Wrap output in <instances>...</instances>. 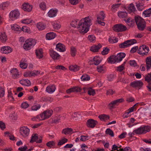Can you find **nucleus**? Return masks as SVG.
Listing matches in <instances>:
<instances>
[{"mask_svg": "<svg viewBox=\"0 0 151 151\" xmlns=\"http://www.w3.org/2000/svg\"><path fill=\"white\" fill-rule=\"evenodd\" d=\"M134 19L138 29L141 31H143L146 26L145 20L138 16H135Z\"/></svg>", "mask_w": 151, "mask_h": 151, "instance_id": "nucleus-1", "label": "nucleus"}, {"mask_svg": "<svg viewBox=\"0 0 151 151\" xmlns=\"http://www.w3.org/2000/svg\"><path fill=\"white\" fill-rule=\"evenodd\" d=\"M36 43V40L35 39H29L25 41L23 46V48L25 50H29L34 46Z\"/></svg>", "mask_w": 151, "mask_h": 151, "instance_id": "nucleus-2", "label": "nucleus"}, {"mask_svg": "<svg viewBox=\"0 0 151 151\" xmlns=\"http://www.w3.org/2000/svg\"><path fill=\"white\" fill-rule=\"evenodd\" d=\"M151 128L149 126H145L143 127H140L134 130V132H135V134H140L144 133H145L148 132L150 131Z\"/></svg>", "mask_w": 151, "mask_h": 151, "instance_id": "nucleus-3", "label": "nucleus"}, {"mask_svg": "<svg viewBox=\"0 0 151 151\" xmlns=\"http://www.w3.org/2000/svg\"><path fill=\"white\" fill-rule=\"evenodd\" d=\"M137 43L135 39L128 40L125 41L124 42L121 43L119 45V47L121 48H125L129 47L131 45Z\"/></svg>", "mask_w": 151, "mask_h": 151, "instance_id": "nucleus-4", "label": "nucleus"}, {"mask_svg": "<svg viewBox=\"0 0 151 151\" xmlns=\"http://www.w3.org/2000/svg\"><path fill=\"white\" fill-rule=\"evenodd\" d=\"M113 29L115 32H119L125 31L127 29L125 26L122 24H118L114 26Z\"/></svg>", "mask_w": 151, "mask_h": 151, "instance_id": "nucleus-5", "label": "nucleus"}, {"mask_svg": "<svg viewBox=\"0 0 151 151\" xmlns=\"http://www.w3.org/2000/svg\"><path fill=\"white\" fill-rule=\"evenodd\" d=\"M85 18H83L79 22L77 28L78 29L79 32L81 33H85Z\"/></svg>", "mask_w": 151, "mask_h": 151, "instance_id": "nucleus-6", "label": "nucleus"}, {"mask_svg": "<svg viewBox=\"0 0 151 151\" xmlns=\"http://www.w3.org/2000/svg\"><path fill=\"white\" fill-rule=\"evenodd\" d=\"M149 51L148 47L146 46L145 45H143L139 47L137 53L138 54L143 56L144 55H147Z\"/></svg>", "mask_w": 151, "mask_h": 151, "instance_id": "nucleus-7", "label": "nucleus"}, {"mask_svg": "<svg viewBox=\"0 0 151 151\" xmlns=\"http://www.w3.org/2000/svg\"><path fill=\"white\" fill-rule=\"evenodd\" d=\"M143 85V82L140 81H134L130 83V86L138 89H140Z\"/></svg>", "mask_w": 151, "mask_h": 151, "instance_id": "nucleus-8", "label": "nucleus"}, {"mask_svg": "<svg viewBox=\"0 0 151 151\" xmlns=\"http://www.w3.org/2000/svg\"><path fill=\"white\" fill-rule=\"evenodd\" d=\"M82 89L83 90L84 92L85 91V86H84L82 88L79 86L74 87L67 90L66 92L67 93L70 94L72 92H80Z\"/></svg>", "mask_w": 151, "mask_h": 151, "instance_id": "nucleus-9", "label": "nucleus"}, {"mask_svg": "<svg viewBox=\"0 0 151 151\" xmlns=\"http://www.w3.org/2000/svg\"><path fill=\"white\" fill-rule=\"evenodd\" d=\"M20 13L17 9H15L11 11L9 14V16L10 19L14 20L17 19L19 17Z\"/></svg>", "mask_w": 151, "mask_h": 151, "instance_id": "nucleus-10", "label": "nucleus"}, {"mask_svg": "<svg viewBox=\"0 0 151 151\" xmlns=\"http://www.w3.org/2000/svg\"><path fill=\"white\" fill-rule=\"evenodd\" d=\"M98 124V122L96 120L91 119H88L86 122L87 126L92 128H94Z\"/></svg>", "mask_w": 151, "mask_h": 151, "instance_id": "nucleus-11", "label": "nucleus"}, {"mask_svg": "<svg viewBox=\"0 0 151 151\" xmlns=\"http://www.w3.org/2000/svg\"><path fill=\"white\" fill-rule=\"evenodd\" d=\"M100 15L101 16V17L100 16L97 17L98 22L101 25L104 26L105 25V22L101 21H104V19L105 17V14L103 11H101L100 12Z\"/></svg>", "mask_w": 151, "mask_h": 151, "instance_id": "nucleus-12", "label": "nucleus"}, {"mask_svg": "<svg viewBox=\"0 0 151 151\" xmlns=\"http://www.w3.org/2000/svg\"><path fill=\"white\" fill-rule=\"evenodd\" d=\"M20 132L21 135L23 137H26L29 135V129L27 127H23L20 128Z\"/></svg>", "mask_w": 151, "mask_h": 151, "instance_id": "nucleus-13", "label": "nucleus"}, {"mask_svg": "<svg viewBox=\"0 0 151 151\" xmlns=\"http://www.w3.org/2000/svg\"><path fill=\"white\" fill-rule=\"evenodd\" d=\"M91 19L90 16L86 17V33L89 31V27L92 24Z\"/></svg>", "mask_w": 151, "mask_h": 151, "instance_id": "nucleus-14", "label": "nucleus"}, {"mask_svg": "<svg viewBox=\"0 0 151 151\" xmlns=\"http://www.w3.org/2000/svg\"><path fill=\"white\" fill-rule=\"evenodd\" d=\"M22 9L24 10L27 12H30L32 9V6L28 3H24L23 4Z\"/></svg>", "mask_w": 151, "mask_h": 151, "instance_id": "nucleus-15", "label": "nucleus"}, {"mask_svg": "<svg viewBox=\"0 0 151 151\" xmlns=\"http://www.w3.org/2000/svg\"><path fill=\"white\" fill-rule=\"evenodd\" d=\"M39 138L38 134H33L31 138L30 142L33 143L34 142H36L37 143H41L42 141V138L39 139V140H37Z\"/></svg>", "mask_w": 151, "mask_h": 151, "instance_id": "nucleus-16", "label": "nucleus"}, {"mask_svg": "<svg viewBox=\"0 0 151 151\" xmlns=\"http://www.w3.org/2000/svg\"><path fill=\"white\" fill-rule=\"evenodd\" d=\"M50 56L54 60H58L59 59L60 55L53 49L50 50Z\"/></svg>", "mask_w": 151, "mask_h": 151, "instance_id": "nucleus-17", "label": "nucleus"}, {"mask_svg": "<svg viewBox=\"0 0 151 151\" xmlns=\"http://www.w3.org/2000/svg\"><path fill=\"white\" fill-rule=\"evenodd\" d=\"M145 80L149 83L147 87L148 88L149 91L151 92V73L146 75Z\"/></svg>", "mask_w": 151, "mask_h": 151, "instance_id": "nucleus-18", "label": "nucleus"}, {"mask_svg": "<svg viewBox=\"0 0 151 151\" xmlns=\"http://www.w3.org/2000/svg\"><path fill=\"white\" fill-rule=\"evenodd\" d=\"M56 49L57 51L60 52H63L65 51V46L60 43L57 44Z\"/></svg>", "mask_w": 151, "mask_h": 151, "instance_id": "nucleus-19", "label": "nucleus"}, {"mask_svg": "<svg viewBox=\"0 0 151 151\" xmlns=\"http://www.w3.org/2000/svg\"><path fill=\"white\" fill-rule=\"evenodd\" d=\"M1 52L3 53L7 54L10 53L12 51V49L9 46H4L1 49Z\"/></svg>", "mask_w": 151, "mask_h": 151, "instance_id": "nucleus-20", "label": "nucleus"}, {"mask_svg": "<svg viewBox=\"0 0 151 151\" xmlns=\"http://www.w3.org/2000/svg\"><path fill=\"white\" fill-rule=\"evenodd\" d=\"M10 72L12 73V77L13 78L16 79L19 77V75L17 68L12 69L10 71Z\"/></svg>", "mask_w": 151, "mask_h": 151, "instance_id": "nucleus-21", "label": "nucleus"}, {"mask_svg": "<svg viewBox=\"0 0 151 151\" xmlns=\"http://www.w3.org/2000/svg\"><path fill=\"white\" fill-rule=\"evenodd\" d=\"M126 54L124 53L120 52L116 55L117 62H119L122 60L123 58L125 56Z\"/></svg>", "mask_w": 151, "mask_h": 151, "instance_id": "nucleus-22", "label": "nucleus"}, {"mask_svg": "<svg viewBox=\"0 0 151 151\" xmlns=\"http://www.w3.org/2000/svg\"><path fill=\"white\" fill-rule=\"evenodd\" d=\"M146 69L147 70L151 68V56L147 57L146 59Z\"/></svg>", "mask_w": 151, "mask_h": 151, "instance_id": "nucleus-23", "label": "nucleus"}, {"mask_svg": "<svg viewBox=\"0 0 151 151\" xmlns=\"http://www.w3.org/2000/svg\"><path fill=\"white\" fill-rule=\"evenodd\" d=\"M101 47V45L100 44H99L97 45H93L91 47L90 50L93 52H98L99 49Z\"/></svg>", "mask_w": 151, "mask_h": 151, "instance_id": "nucleus-24", "label": "nucleus"}, {"mask_svg": "<svg viewBox=\"0 0 151 151\" xmlns=\"http://www.w3.org/2000/svg\"><path fill=\"white\" fill-rule=\"evenodd\" d=\"M56 89L55 86L54 85H51L48 86L46 88V91L49 93H52Z\"/></svg>", "mask_w": 151, "mask_h": 151, "instance_id": "nucleus-25", "label": "nucleus"}, {"mask_svg": "<svg viewBox=\"0 0 151 151\" xmlns=\"http://www.w3.org/2000/svg\"><path fill=\"white\" fill-rule=\"evenodd\" d=\"M20 83L22 85L29 86L31 85L30 81L27 79H22L20 81Z\"/></svg>", "mask_w": 151, "mask_h": 151, "instance_id": "nucleus-26", "label": "nucleus"}, {"mask_svg": "<svg viewBox=\"0 0 151 151\" xmlns=\"http://www.w3.org/2000/svg\"><path fill=\"white\" fill-rule=\"evenodd\" d=\"M42 49L41 48L37 49L35 51V53L37 58L40 59L43 57Z\"/></svg>", "mask_w": 151, "mask_h": 151, "instance_id": "nucleus-27", "label": "nucleus"}, {"mask_svg": "<svg viewBox=\"0 0 151 151\" xmlns=\"http://www.w3.org/2000/svg\"><path fill=\"white\" fill-rule=\"evenodd\" d=\"M53 111L52 110H47L43 112L44 115V119H46L50 117L52 115Z\"/></svg>", "mask_w": 151, "mask_h": 151, "instance_id": "nucleus-28", "label": "nucleus"}, {"mask_svg": "<svg viewBox=\"0 0 151 151\" xmlns=\"http://www.w3.org/2000/svg\"><path fill=\"white\" fill-rule=\"evenodd\" d=\"M116 55H114L110 56L108 59V62L110 63H114L117 62Z\"/></svg>", "mask_w": 151, "mask_h": 151, "instance_id": "nucleus-29", "label": "nucleus"}, {"mask_svg": "<svg viewBox=\"0 0 151 151\" xmlns=\"http://www.w3.org/2000/svg\"><path fill=\"white\" fill-rule=\"evenodd\" d=\"M56 34L53 32H50L47 34L46 37L47 39L48 40H50L54 38L56 36Z\"/></svg>", "mask_w": 151, "mask_h": 151, "instance_id": "nucleus-30", "label": "nucleus"}, {"mask_svg": "<svg viewBox=\"0 0 151 151\" xmlns=\"http://www.w3.org/2000/svg\"><path fill=\"white\" fill-rule=\"evenodd\" d=\"M57 12L56 10L51 9L48 12V14L49 17H53L56 16Z\"/></svg>", "mask_w": 151, "mask_h": 151, "instance_id": "nucleus-31", "label": "nucleus"}, {"mask_svg": "<svg viewBox=\"0 0 151 151\" xmlns=\"http://www.w3.org/2000/svg\"><path fill=\"white\" fill-rule=\"evenodd\" d=\"M7 36L4 32H0V40L3 42H4L7 40Z\"/></svg>", "mask_w": 151, "mask_h": 151, "instance_id": "nucleus-32", "label": "nucleus"}, {"mask_svg": "<svg viewBox=\"0 0 151 151\" xmlns=\"http://www.w3.org/2000/svg\"><path fill=\"white\" fill-rule=\"evenodd\" d=\"M98 117L101 121H106L109 119V116L108 115L105 114H101Z\"/></svg>", "mask_w": 151, "mask_h": 151, "instance_id": "nucleus-33", "label": "nucleus"}, {"mask_svg": "<svg viewBox=\"0 0 151 151\" xmlns=\"http://www.w3.org/2000/svg\"><path fill=\"white\" fill-rule=\"evenodd\" d=\"M73 130L71 128H67L63 129L62 133L65 134H71L72 133Z\"/></svg>", "mask_w": 151, "mask_h": 151, "instance_id": "nucleus-34", "label": "nucleus"}, {"mask_svg": "<svg viewBox=\"0 0 151 151\" xmlns=\"http://www.w3.org/2000/svg\"><path fill=\"white\" fill-rule=\"evenodd\" d=\"M9 4L10 3L9 1L2 2L0 4V8L3 10H4L8 6Z\"/></svg>", "mask_w": 151, "mask_h": 151, "instance_id": "nucleus-35", "label": "nucleus"}, {"mask_svg": "<svg viewBox=\"0 0 151 151\" xmlns=\"http://www.w3.org/2000/svg\"><path fill=\"white\" fill-rule=\"evenodd\" d=\"M79 67L77 65H72L69 67V70L74 72H76L79 69Z\"/></svg>", "mask_w": 151, "mask_h": 151, "instance_id": "nucleus-36", "label": "nucleus"}, {"mask_svg": "<svg viewBox=\"0 0 151 151\" xmlns=\"http://www.w3.org/2000/svg\"><path fill=\"white\" fill-rule=\"evenodd\" d=\"M87 89L88 90V93L90 95L94 96L95 94V91L94 89L92 88L91 87H89L88 88H87L86 87V89Z\"/></svg>", "mask_w": 151, "mask_h": 151, "instance_id": "nucleus-37", "label": "nucleus"}, {"mask_svg": "<svg viewBox=\"0 0 151 151\" xmlns=\"http://www.w3.org/2000/svg\"><path fill=\"white\" fill-rule=\"evenodd\" d=\"M37 27L40 30L44 29L45 28V25L43 23L39 22L37 24Z\"/></svg>", "mask_w": 151, "mask_h": 151, "instance_id": "nucleus-38", "label": "nucleus"}, {"mask_svg": "<svg viewBox=\"0 0 151 151\" xmlns=\"http://www.w3.org/2000/svg\"><path fill=\"white\" fill-rule=\"evenodd\" d=\"M93 60L94 62V65H99L101 62V60L100 58L98 56H96L93 58Z\"/></svg>", "mask_w": 151, "mask_h": 151, "instance_id": "nucleus-39", "label": "nucleus"}, {"mask_svg": "<svg viewBox=\"0 0 151 151\" xmlns=\"http://www.w3.org/2000/svg\"><path fill=\"white\" fill-rule=\"evenodd\" d=\"M11 28L12 30L17 31H21V28L17 24H13L11 26Z\"/></svg>", "mask_w": 151, "mask_h": 151, "instance_id": "nucleus-40", "label": "nucleus"}, {"mask_svg": "<svg viewBox=\"0 0 151 151\" xmlns=\"http://www.w3.org/2000/svg\"><path fill=\"white\" fill-rule=\"evenodd\" d=\"M118 15L119 17L123 18L127 16V13L125 12L120 11L118 13Z\"/></svg>", "mask_w": 151, "mask_h": 151, "instance_id": "nucleus-41", "label": "nucleus"}, {"mask_svg": "<svg viewBox=\"0 0 151 151\" xmlns=\"http://www.w3.org/2000/svg\"><path fill=\"white\" fill-rule=\"evenodd\" d=\"M128 9L129 11L132 12H134L136 11L134 6L133 3H131L129 5Z\"/></svg>", "mask_w": 151, "mask_h": 151, "instance_id": "nucleus-42", "label": "nucleus"}, {"mask_svg": "<svg viewBox=\"0 0 151 151\" xmlns=\"http://www.w3.org/2000/svg\"><path fill=\"white\" fill-rule=\"evenodd\" d=\"M125 63V62H124L123 64H122L121 65L117 67L116 69V70L119 72H121L124 69V66Z\"/></svg>", "mask_w": 151, "mask_h": 151, "instance_id": "nucleus-43", "label": "nucleus"}, {"mask_svg": "<svg viewBox=\"0 0 151 151\" xmlns=\"http://www.w3.org/2000/svg\"><path fill=\"white\" fill-rule=\"evenodd\" d=\"M105 133L106 134H109L111 137H113L114 136L113 132L110 128L107 129Z\"/></svg>", "mask_w": 151, "mask_h": 151, "instance_id": "nucleus-44", "label": "nucleus"}, {"mask_svg": "<svg viewBox=\"0 0 151 151\" xmlns=\"http://www.w3.org/2000/svg\"><path fill=\"white\" fill-rule=\"evenodd\" d=\"M68 140L67 139L64 138L60 140L58 143V146L61 145L68 142Z\"/></svg>", "mask_w": 151, "mask_h": 151, "instance_id": "nucleus-45", "label": "nucleus"}, {"mask_svg": "<svg viewBox=\"0 0 151 151\" xmlns=\"http://www.w3.org/2000/svg\"><path fill=\"white\" fill-rule=\"evenodd\" d=\"M110 51V49L107 47H104L103 50L101 52V54L103 55H105L108 53Z\"/></svg>", "mask_w": 151, "mask_h": 151, "instance_id": "nucleus-46", "label": "nucleus"}, {"mask_svg": "<svg viewBox=\"0 0 151 151\" xmlns=\"http://www.w3.org/2000/svg\"><path fill=\"white\" fill-rule=\"evenodd\" d=\"M97 70L99 73H104V67L103 65H100L97 67Z\"/></svg>", "mask_w": 151, "mask_h": 151, "instance_id": "nucleus-47", "label": "nucleus"}, {"mask_svg": "<svg viewBox=\"0 0 151 151\" xmlns=\"http://www.w3.org/2000/svg\"><path fill=\"white\" fill-rule=\"evenodd\" d=\"M46 145L47 147L51 148L55 145V143L53 141H50L47 143Z\"/></svg>", "mask_w": 151, "mask_h": 151, "instance_id": "nucleus-48", "label": "nucleus"}, {"mask_svg": "<svg viewBox=\"0 0 151 151\" xmlns=\"http://www.w3.org/2000/svg\"><path fill=\"white\" fill-rule=\"evenodd\" d=\"M78 20L77 19H74L71 22L70 25L73 27L76 28L77 25V22Z\"/></svg>", "mask_w": 151, "mask_h": 151, "instance_id": "nucleus-49", "label": "nucleus"}, {"mask_svg": "<svg viewBox=\"0 0 151 151\" xmlns=\"http://www.w3.org/2000/svg\"><path fill=\"white\" fill-rule=\"evenodd\" d=\"M71 55L72 56H74L76 54V48L73 46L71 47L70 48Z\"/></svg>", "mask_w": 151, "mask_h": 151, "instance_id": "nucleus-50", "label": "nucleus"}, {"mask_svg": "<svg viewBox=\"0 0 151 151\" xmlns=\"http://www.w3.org/2000/svg\"><path fill=\"white\" fill-rule=\"evenodd\" d=\"M136 6L137 7L138 10L139 11H142L144 8L143 5H142L140 3L136 4Z\"/></svg>", "mask_w": 151, "mask_h": 151, "instance_id": "nucleus-51", "label": "nucleus"}, {"mask_svg": "<svg viewBox=\"0 0 151 151\" xmlns=\"http://www.w3.org/2000/svg\"><path fill=\"white\" fill-rule=\"evenodd\" d=\"M88 39L91 42H93L95 40L96 37L93 35H89L88 37Z\"/></svg>", "mask_w": 151, "mask_h": 151, "instance_id": "nucleus-52", "label": "nucleus"}, {"mask_svg": "<svg viewBox=\"0 0 151 151\" xmlns=\"http://www.w3.org/2000/svg\"><path fill=\"white\" fill-rule=\"evenodd\" d=\"M41 107V106L40 104H37L36 105L32 106L31 107L32 110L37 111V109H39Z\"/></svg>", "mask_w": 151, "mask_h": 151, "instance_id": "nucleus-53", "label": "nucleus"}, {"mask_svg": "<svg viewBox=\"0 0 151 151\" xmlns=\"http://www.w3.org/2000/svg\"><path fill=\"white\" fill-rule=\"evenodd\" d=\"M32 20L28 19H23L22 21V22L25 24H29L32 22Z\"/></svg>", "mask_w": 151, "mask_h": 151, "instance_id": "nucleus-54", "label": "nucleus"}, {"mask_svg": "<svg viewBox=\"0 0 151 151\" xmlns=\"http://www.w3.org/2000/svg\"><path fill=\"white\" fill-rule=\"evenodd\" d=\"M19 66L20 67L23 69H25L27 67V64L23 62H20V63Z\"/></svg>", "mask_w": 151, "mask_h": 151, "instance_id": "nucleus-55", "label": "nucleus"}, {"mask_svg": "<svg viewBox=\"0 0 151 151\" xmlns=\"http://www.w3.org/2000/svg\"><path fill=\"white\" fill-rule=\"evenodd\" d=\"M143 14L145 15V17H150V11L149 9L147 10H146L143 12Z\"/></svg>", "mask_w": 151, "mask_h": 151, "instance_id": "nucleus-56", "label": "nucleus"}, {"mask_svg": "<svg viewBox=\"0 0 151 151\" xmlns=\"http://www.w3.org/2000/svg\"><path fill=\"white\" fill-rule=\"evenodd\" d=\"M116 105H117L120 103H122L124 102V99L123 98H121L120 99H117L115 100Z\"/></svg>", "mask_w": 151, "mask_h": 151, "instance_id": "nucleus-57", "label": "nucleus"}, {"mask_svg": "<svg viewBox=\"0 0 151 151\" xmlns=\"http://www.w3.org/2000/svg\"><path fill=\"white\" fill-rule=\"evenodd\" d=\"M53 26L55 29H58L60 28L61 26L60 25L58 24L55 23H54L53 25Z\"/></svg>", "mask_w": 151, "mask_h": 151, "instance_id": "nucleus-58", "label": "nucleus"}, {"mask_svg": "<svg viewBox=\"0 0 151 151\" xmlns=\"http://www.w3.org/2000/svg\"><path fill=\"white\" fill-rule=\"evenodd\" d=\"M29 106V104L26 102L23 103L21 105V107L22 108L26 109Z\"/></svg>", "mask_w": 151, "mask_h": 151, "instance_id": "nucleus-59", "label": "nucleus"}, {"mask_svg": "<svg viewBox=\"0 0 151 151\" xmlns=\"http://www.w3.org/2000/svg\"><path fill=\"white\" fill-rule=\"evenodd\" d=\"M79 114H78L77 113H74L72 116V118L73 120H77L78 117V115Z\"/></svg>", "mask_w": 151, "mask_h": 151, "instance_id": "nucleus-60", "label": "nucleus"}, {"mask_svg": "<svg viewBox=\"0 0 151 151\" xmlns=\"http://www.w3.org/2000/svg\"><path fill=\"white\" fill-rule=\"evenodd\" d=\"M40 8L42 10H45L46 8V5L45 3L44 2L41 3L40 5Z\"/></svg>", "mask_w": 151, "mask_h": 151, "instance_id": "nucleus-61", "label": "nucleus"}, {"mask_svg": "<svg viewBox=\"0 0 151 151\" xmlns=\"http://www.w3.org/2000/svg\"><path fill=\"white\" fill-rule=\"evenodd\" d=\"M130 65L131 66L135 67L137 66V63L134 60H130L129 61Z\"/></svg>", "mask_w": 151, "mask_h": 151, "instance_id": "nucleus-62", "label": "nucleus"}, {"mask_svg": "<svg viewBox=\"0 0 151 151\" xmlns=\"http://www.w3.org/2000/svg\"><path fill=\"white\" fill-rule=\"evenodd\" d=\"M6 128L5 124L2 121H0V128L3 130Z\"/></svg>", "mask_w": 151, "mask_h": 151, "instance_id": "nucleus-63", "label": "nucleus"}, {"mask_svg": "<svg viewBox=\"0 0 151 151\" xmlns=\"http://www.w3.org/2000/svg\"><path fill=\"white\" fill-rule=\"evenodd\" d=\"M138 48V47L137 46H135V47H132L131 50H130V52L132 53H134L136 52Z\"/></svg>", "mask_w": 151, "mask_h": 151, "instance_id": "nucleus-64", "label": "nucleus"}]
</instances>
